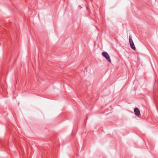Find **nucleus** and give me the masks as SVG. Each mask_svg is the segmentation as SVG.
I'll list each match as a JSON object with an SVG mask.
<instances>
[{
    "label": "nucleus",
    "instance_id": "obj_1",
    "mask_svg": "<svg viewBox=\"0 0 158 158\" xmlns=\"http://www.w3.org/2000/svg\"><path fill=\"white\" fill-rule=\"evenodd\" d=\"M102 56L106 58V59L107 60V61L110 63L111 62V60L110 58V57L106 52H103L102 53Z\"/></svg>",
    "mask_w": 158,
    "mask_h": 158
},
{
    "label": "nucleus",
    "instance_id": "obj_3",
    "mask_svg": "<svg viewBox=\"0 0 158 158\" xmlns=\"http://www.w3.org/2000/svg\"><path fill=\"white\" fill-rule=\"evenodd\" d=\"M129 42L130 43V45H131L133 44H134V42L131 39V35H130L129 36Z\"/></svg>",
    "mask_w": 158,
    "mask_h": 158
},
{
    "label": "nucleus",
    "instance_id": "obj_2",
    "mask_svg": "<svg viewBox=\"0 0 158 158\" xmlns=\"http://www.w3.org/2000/svg\"><path fill=\"white\" fill-rule=\"evenodd\" d=\"M134 111L135 115L138 117H140L141 116L140 111L137 108H135L134 109Z\"/></svg>",
    "mask_w": 158,
    "mask_h": 158
},
{
    "label": "nucleus",
    "instance_id": "obj_4",
    "mask_svg": "<svg viewBox=\"0 0 158 158\" xmlns=\"http://www.w3.org/2000/svg\"><path fill=\"white\" fill-rule=\"evenodd\" d=\"M130 46L132 49L134 50H135L136 48L134 44H133L131 45Z\"/></svg>",
    "mask_w": 158,
    "mask_h": 158
}]
</instances>
